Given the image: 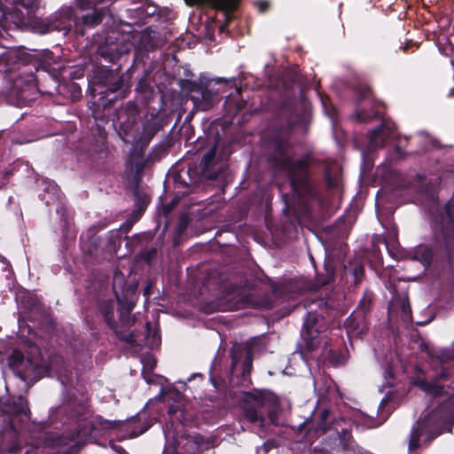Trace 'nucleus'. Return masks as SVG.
<instances>
[{"mask_svg": "<svg viewBox=\"0 0 454 454\" xmlns=\"http://www.w3.org/2000/svg\"><path fill=\"white\" fill-rule=\"evenodd\" d=\"M328 114H329V116H330L332 119H333V114H330V113H329Z\"/></svg>", "mask_w": 454, "mask_h": 454, "instance_id": "obj_45", "label": "nucleus"}, {"mask_svg": "<svg viewBox=\"0 0 454 454\" xmlns=\"http://www.w3.org/2000/svg\"><path fill=\"white\" fill-rule=\"evenodd\" d=\"M73 23L76 27H78V23L74 20V10L71 7H62L46 20L43 33L59 31L67 35Z\"/></svg>", "mask_w": 454, "mask_h": 454, "instance_id": "obj_10", "label": "nucleus"}, {"mask_svg": "<svg viewBox=\"0 0 454 454\" xmlns=\"http://www.w3.org/2000/svg\"><path fill=\"white\" fill-rule=\"evenodd\" d=\"M437 358L441 363H445L454 359V346L441 349L437 353Z\"/></svg>", "mask_w": 454, "mask_h": 454, "instance_id": "obj_21", "label": "nucleus"}, {"mask_svg": "<svg viewBox=\"0 0 454 454\" xmlns=\"http://www.w3.org/2000/svg\"><path fill=\"white\" fill-rule=\"evenodd\" d=\"M104 2L105 0H76L78 7L82 10L94 8Z\"/></svg>", "mask_w": 454, "mask_h": 454, "instance_id": "obj_22", "label": "nucleus"}, {"mask_svg": "<svg viewBox=\"0 0 454 454\" xmlns=\"http://www.w3.org/2000/svg\"><path fill=\"white\" fill-rule=\"evenodd\" d=\"M252 362H253V354L252 351L247 350L246 351V356L245 360L243 362V372H249L252 368Z\"/></svg>", "mask_w": 454, "mask_h": 454, "instance_id": "obj_25", "label": "nucleus"}, {"mask_svg": "<svg viewBox=\"0 0 454 454\" xmlns=\"http://www.w3.org/2000/svg\"><path fill=\"white\" fill-rule=\"evenodd\" d=\"M449 377L447 370L431 380H418L416 384L427 395L434 397L441 396L443 394L450 395L449 398L441 403L435 410L425 415L422 420H419L411 429L409 438V451L411 452L419 447V437L427 435V441H431L442 432L443 426L454 419V392L450 394L445 390L442 380Z\"/></svg>", "mask_w": 454, "mask_h": 454, "instance_id": "obj_1", "label": "nucleus"}, {"mask_svg": "<svg viewBox=\"0 0 454 454\" xmlns=\"http://www.w3.org/2000/svg\"><path fill=\"white\" fill-rule=\"evenodd\" d=\"M168 412H169L170 414H173V413H176V409H175L173 406H171V407L168 409Z\"/></svg>", "mask_w": 454, "mask_h": 454, "instance_id": "obj_37", "label": "nucleus"}, {"mask_svg": "<svg viewBox=\"0 0 454 454\" xmlns=\"http://www.w3.org/2000/svg\"><path fill=\"white\" fill-rule=\"evenodd\" d=\"M103 12L101 10H94L92 14L82 16V21L87 27H94L102 21Z\"/></svg>", "mask_w": 454, "mask_h": 454, "instance_id": "obj_19", "label": "nucleus"}, {"mask_svg": "<svg viewBox=\"0 0 454 454\" xmlns=\"http://www.w3.org/2000/svg\"><path fill=\"white\" fill-rule=\"evenodd\" d=\"M135 110L128 117L127 121L122 120V114H120V130L122 140L126 144H139L144 142L147 144L156 130L153 124L149 121H137L135 118Z\"/></svg>", "mask_w": 454, "mask_h": 454, "instance_id": "obj_5", "label": "nucleus"}, {"mask_svg": "<svg viewBox=\"0 0 454 454\" xmlns=\"http://www.w3.org/2000/svg\"><path fill=\"white\" fill-rule=\"evenodd\" d=\"M9 364L21 379L31 377L37 370V364L30 358H25L20 350H13L9 356Z\"/></svg>", "mask_w": 454, "mask_h": 454, "instance_id": "obj_11", "label": "nucleus"}, {"mask_svg": "<svg viewBox=\"0 0 454 454\" xmlns=\"http://www.w3.org/2000/svg\"><path fill=\"white\" fill-rule=\"evenodd\" d=\"M403 311H404L405 313L410 312V308H409V306H406V305L404 304V305H403Z\"/></svg>", "mask_w": 454, "mask_h": 454, "instance_id": "obj_38", "label": "nucleus"}, {"mask_svg": "<svg viewBox=\"0 0 454 454\" xmlns=\"http://www.w3.org/2000/svg\"><path fill=\"white\" fill-rule=\"evenodd\" d=\"M322 320L323 318H318L317 315L311 311L307 314L301 334L310 349L317 348L323 342Z\"/></svg>", "mask_w": 454, "mask_h": 454, "instance_id": "obj_9", "label": "nucleus"}, {"mask_svg": "<svg viewBox=\"0 0 454 454\" xmlns=\"http://www.w3.org/2000/svg\"><path fill=\"white\" fill-rule=\"evenodd\" d=\"M111 85L108 87V90L111 92L117 91L122 86V78L121 77H112L111 78Z\"/></svg>", "mask_w": 454, "mask_h": 454, "instance_id": "obj_26", "label": "nucleus"}, {"mask_svg": "<svg viewBox=\"0 0 454 454\" xmlns=\"http://www.w3.org/2000/svg\"><path fill=\"white\" fill-rule=\"evenodd\" d=\"M280 407L276 395L271 393L249 394L243 407V416L254 426L264 429L270 423L277 424Z\"/></svg>", "mask_w": 454, "mask_h": 454, "instance_id": "obj_3", "label": "nucleus"}, {"mask_svg": "<svg viewBox=\"0 0 454 454\" xmlns=\"http://www.w3.org/2000/svg\"><path fill=\"white\" fill-rule=\"evenodd\" d=\"M101 311L106 318L107 325L115 332L116 335H118V337L121 340H123L129 343L133 342V335L132 334L122 335L117 331L115 323L114 321V304H113V302H110L109 304L103 307L101 309Z\"/></svg>", "mask_w": 454, "mask_h": 454, "instance_id": "obj_16", "label": "nucleus"}, {"mask_svg": "<svg viewBox=\"0 0 454 454\" xmlns=\"http://www.w3.org/2000/svg\"><path fill=\"white\" fill-rule=\"evenodd\" d=\"M387 400L386 398H384V399L381 401L380 404L379 405V411H383V409H384V407H385V405L387 404Z\"/></svg>", "mask_w": 454, "mask_h": 454, "instance_id": "obj_33", "label": "nucleus"}, {"mask_svg": "<svg viewBox=\"0 0 454 454\" xmlns=\"http://www.w3.org/2000/svg\"><path fill=\"white\" fill-rule=\"evenodd\" d=\"M152 338H153L152 345L157 346L160 341V335L155 332V333H153Z\"/></svg>", "mask_w": 454, "mask_h": 454, "instance_id": "obj_30", "label": "nucleus"}, {"mask_svg": "<svg viewBox=\"0 0 454 454\" xmlns=\"http://www.w3.org/2000/svg\"><path fill=\"white\" fill-rule=\"evenodd\" d=\"M5 411L12 415H23L29 419L30 410L27 401L23 396L11 399L6 404Z\"/></svg>", "mask_w": 454, "mask_h": 454, "instance_id": "obj_15", "label": "nucleus"}, {"mask_svg": "<svg viewBox=\"0 0 454 454\" xmlns=\"http://www.w3.org/2000/svg\"><path fill=\"white\" fill-rule=\"evenodd\" d=\"M13 3L29 10H34L39 5V0H13Z\"/></svg>", "mask_w": 454, "mask_h": 454, "instance_id": "obj_24", "label": "nucleus"}, {"mask_svg": "<svg viewBox=\"0 0 454 454\" xmlns=\"http://www.w3.org/2000/svg\"><path fill=\"white\" fill-rule=\"evenodd\" d=\"M223 81H225L224 78H217V79H215L216 83H220V82H222Z\"/></svg>", "mask_w": 454, "mask_h": 454, "instance_id": "obj_39", "label": "nucleus"}, {"mask_svg": "<svg viewBox=\"0 0 454 454\" xmlns=\"http://www.w3.org/2000/svg\"><path fill=\"white\" fill-rule=\"evenodd\" d=\"M143 364V369H142V375L145 380L151 384L153 383V376L151 375V372L153 371V369L156 366V360L153 356H148L142 359Z\"/></svg>", "mask_w": 454, "mask_h": 454, "instance_id": "obj_18", "label": "nucleus"}, {"mask_svg": "<svg viewBox=\"0 0 454 454\" xmlns=\"http://www.w3.org/2000/svg\"><path fill=\"white\" fill-rule=\"evenodd\" d=\"M117 278H118V275H117V273H116V274H115V278H114V285H115V283H116V281H117Z\"/></svg>", "mask_w": 454, "mask_h": 454, "instance_id": "obj_43", "label": "nucleus"}, {"mask_svg": "<svg viewBox=\"0 0 454 454\" xmlns=\"http://www.w3.org/2000/svg\"><path fill=\"white\" fill-rule=\"evenodd\" d=\"M132 308H133V304L132 303L129 304V306L127 307V311L129 312L132 309Z\"/></svg>", "mask_w": 454, "mask_h": 454, "instance_id": "obj_41", "label": "nucleus"}, {"mask_svg": "<svg viewBox=\"0 0 454 454\" xmlns=\"http://www.w3.org/2000/svg\"><path fill=\"white\" fill-rule=\"evenodd\" d=\"M435 222L441 225L448 260L451 262L454 259V195L445 205L443 212L435 218Z\"/></svg>", "mask_w": 454, "mask_h": 454, "instance_id": "obj_7", "label": "nucleus"}, {"mask_svg": "<svg viewBox=\"0 0 454 454\" xmlns=\"http://www.w3.org/2000/svg\"><path fill=\"white\" fill-rule=\"evenodd\" d=\"M129 165L131 170H135L137 175H140L145 168V162L142 157L140 159H130Z\"/></svg>", "mask_w": 454, "mask_h": 454, "instance_id": "obj_23", "label": "nucleus"}, {"mask_svg": "<svg viewBox=\"0 0 454 454\" xmlns=\"http://www.w3.org/2000/svg\"><path fill=\"white\" fill-rule=\"evenodd\" d=\"M187 5H194L196 4H208L217 10L224 12L226 20H231V12L236 8V0H184Z\"/></svg>", "mask_w": 454, "mask_h": 454, "instance_id": "obj_14", "label": "nucleus"}, {"mask_svg": "<svg viewBox=\"0 0 454 454\" xmlns=\"http://www.w3.org/2000/svg\"><path fill=\"white\" fill-rule=\"evenodd\" d=\"M128 35H121L116 30H112L106 37V44L98 48V53L105 59L114 62L118 58L128 53L133 44Z\"/></svg>", "mask_w": 454, "mask_h": 454, "instance_id": "obj_6", "label": "nucleus"}, {"mask_svg": "<svg viewBox=\"0 0 454 454\" xmlns=\"http://www.w3.org/2000/svg\"><path fill=\"white\" fill-rule=\"evenodd\" d=\"M391 237H392V239H395V237H396V233H393V234H391Z\"/></svg>", "mask_w": 454, "mask_h": 454, "instance_id": "obj_44", "label": "nucleus"}, {"mask_svg": "<svg viewBox=\"0 0 454 454\" xmlns=\"http://www.w3.org/2000/svg\"><path fill=\"white\" fill-rule=\"evenodd\" d=\"M356 117L357 121H367L370 119H372L373 116L364 114L356 112Z\"/></svg>", "mask_w": 454, "mask_h": 454, "instance_id": "obj_28", "label": "nucleus"}, {"mask_svg": "<svg viewBox=\"0 0 454 454\" xmlns=\"http://www.w3.org/2000/svg\"><path fill=\"white\" fill-rule=\"evenodd\" d=\"M361 302L363 303L364 306H367L370 303V299H363Z\"/></svg>", "mask_w": 454, "mask_h": 454, "instance_id": "obj_35", "label": "nucleus"}, {"mask_svg": "<svg viewBox=\"0 0 454 454\" xmlns=\"http://www.w3.org/2000/svg\"><path fill=\"white\" fill-rule=\"evenodd\" d=\"M231 356L232 366L236 367L239 362L240 354L237 349H232Z\"/></svg>", "mask_w": 454, "mask_h": 454, "instance_id": "obj_27", "label": "nucleus"}, {"mask_svg": "<svg viewBox=\"0 0 454 454\" xmlns=\"http://www.w3.org/2000/svg\"><path fill=\"white\" fill-rule=\"evenodd\" d=\"M371 91L369 88H364L363 91V98H367L370 95Z\"/></svg>", "mask_w": 454, "mask_h": 454, "instance_id": "obj_34", "label": "nucleus"}, {"mask_svg": "<svg viewBox=\"0 0 454 454\" xmlns=\"http://www.w3.org/2000/svg\"><path fill=\"white\" fill-rule=\"evenodd\" d=\"M395 137V124L384 119L381 125L372 130L369 137V146L371 149L382 147L387 139Z\"/></svg>", "mask_w": 454, "mask_h": 454, "instance_id": "obj_12", "label": "nucleus"}, {"mask_svg": "<svg viewBox=\"0 0 454 454\" xmlns=\"http://www.w3.org/2000/svg\"><path fill=\"white\" fill-rule=\"evenodd\" d=\"M311 161L310 155L300 160H293L291 146L287 142L279 143L276 149L274 166L277 173L284 174L294 192H299L306 184L308 178L307 167Z\"/></svg>", "mask_w": 454, "mask_h": 454, "instance_id": "obj_4", "label": "nucleus"}, {"mask_svg": "<svg viewBox=\"0 0 454 454\" xmlns=\"http://www.w3.org/2000/svg\"><path fill=\"white\" fill-rule=\"evenodd\" d=\"M322 103H323L324 107L325 108V100H322Z\"/></svg>", "mask_w": 454, "mask_h": 454, "instance_id": "obj_46", "label": "nucleus"}, {"mask_svg": "<svg viewBox=\"0 0 454 454\" xmlns=\"http://www.w3.org/2000/svg\"><path fill=\"white\" fill-rule=\"evenodd\" d=\"M433 250L426 245H419L412 252L411 258L420 262L425 267L430 265L433 260Z\"/></svg>", "mask_w": 454, "mask_h": 454, "instance_id": "obj_17", "label": "nucleus"}, {"mask_svg": "<svg viewBox=\"0 0 454 454\" xmlns=\"http://www.w3.org/2000/svg\"><path fill=\"white\" fill-rule=\"evenodd\" d=\"M192 100L195 107L200 111H207L215 104V93L207 88L198 87L192 90Z\"/></svg>", "mask_w": 454, "mask_h": 454, "instance_id": "obj_13", "label": "nucleus"}, {"mask_svg": "<svg viewBox=\"0 0 454 454\" xmlns=\"http://www.w3.org/2000/svg\"><path fill=\"white\" fill-rule=\"evenodd\" d=\"M179 419H180L182 424H186L187 423V419L185 418H180Z\"/></svg>", "mask_w": 454, "mask_h": 454, "instance_id": "obj_40", "label": "nucleus"}, {"mask_svg": "<svg viewBox=\"0 0 454 454\" xmlns=\"http://www.w3.org/2000/svg\"><path fill=\"white\" fill-rule=\"evenodd\" d=\"M216 154L215 146L212 147L202 158L201 166L204 170H207L214 161Z\"/></svg>", "mask_w": 454, "mask_h": 454, "instance_id": "obj_20", "label": "nucleus"}, {"mask_svg": "<svg viewBox=\"0 0 454 454\" xmlns=\"http://www.w3.org/2000/svg\"><path fill=\"white\" fill-rule=\"evenodd\" d=\"M256 5L258 6L260 12H265L268 8L269 4L266 1L261 0L256 3Z\"/></svg>", "mask_w": 454, "mask_h": 454, "instance_id": "obj_29", "label": "nucleus"}, {"mask_svg": "<svg viewBox=\"0 0 454 454\" xmlns=\"http://www.w3.org/2000/svg\"><path fill=\"white\" fill-rule=\"evenodd\" d=\"M384 420H385V418L381 419L379 422H373V421H372V422H368V423H367V426H368L369 427H378V426L381 425V424L383 423V421H384Z\"/></svg>", "mask_w": 454, "mask_h": 454, "instance_id": "obj_31", "label": "nucleus"}, {"mask_svg": "<svg viewBox=\"0 0 454 454\" xmlns=\"http://www.w3.org/2000/svg\"><path fill=\"white\" fill-rule=\"evenodd\" d=\"M48 190H51V192H57V185L55 183L53 182H50L48 183V187H47Z\"/></svg>", "mask_w": 454, "mask_h": 454, "instance_id": "obj_32", "label": "nucleus"}, {"mask_svg": "<svg viewBox=\"0 0 454 454\" xmlns=\"http://www.w3.org/2000/svg\"><path fill=\"white\" fill-rule=\"evenodd\" d=\"M329 416V411L324 410L321 412V422L318 429L323 433H326L328 431H334V434L338 436V440L340 445L346 451H356V445L352 441V437L350 432L347 427H342V424H345V420L340 419L338 420H334L330 426L326 425V419Z\"/></svg>", "mask_w": 454, "mask_h": 454, "instance_id": "obj_8", "label": "nucleus"}, {"mask_svg": "<svg viewBox=\"0 0 454 454\" xmlns=\"http://www.w3.org/2000/svg\"><path fill=\"white\" fill-rule=\"evenodd\" d=\"M3 59L10 67L19 65V74L13 79L12 93L17 94L22 102L31 100L37 92V82L34 70L43 69L47 73L59 72L62 69L57 64L51 51H45L41 57L27 52L25 49H11L3 54Z\"/></svg>", "mask_w": 454, "mask_h": 454, "instance_id": "obj_2", "label": "nucleus"}, {"mask_svg": "<svg viewBox=\"0 0 454 454\" xmlns=\"http://www.w3.org/2000/svg\"><path fill=\"white\" fill-rule=\"evenodd\" d=\"M363 270L362 267H359L357 269L355 270V274H356V277L357 278L358 276V273H361Z\"/></svg>", "mask_w": 454, "mask_h": 454, "instance_id": "obj_36", "label": "nucleus"}, {"mask_svg": "<svg viewBox=\"0 0 454 454\" xmlns=\"http://www.w3.org/2000/svg\"><path fill=\"white\" fill-rule=\"evenodd\" d=\"M145 295H148V294H149V287H147V288L145 290Z\"/></svg>", "mask_w": 454, "mask_h": 454, "instance_id": "obj_42", "label": "nucleus"}]
</instances>
